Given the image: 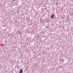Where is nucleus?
<instances>
[{"mask_svg":"<svg viewBox=\"0 0 73 73\" xmlns=\"http://www.w3.org/2000/svg\"><path fill=\"white\" fill-rule=\"evenodd\" d=\"M23 73V69H21L20 70L19 73Z\"/></svg>","mask_w":73,"mask_h":73,"instance_id":"obj_1","label":"nucleus"},{"mask_svg":"<svg viewBox=\"0 0 73 73\" xmlns=\"http://www.w3.org/2000/svg\"><path fill=\"white\" fill-rule=\"evenodd\" d=\"M53 17H54V15L52 14L51 16V19H53Z\"/></svg>","mask_w":73,"mask_h":73,"instance_id":"obj_2","label":"nucleus"},{"mask_svg":"<svg viewBox=\"0 0 73 73\" xmlns=\"http://www.w3.org/2000/svg\"><path fill=\"white\" fill-rule=\"evenodd\" d=\"M4 26H5V27L7 25V23H4Z\"/></svg>","mask_w":73,"mask_h":73,"instance_id":"obj_3","label":"nucleus"},{"mask_svg":"<svg viewBox=\"0 0 73 73\" xmlns=\"http://www.w3.org/2000/svg\"><path fill=\"white\" fill-rule=\"evenodd\" d=\"M39 35H38V37L39 38Z\"/></svg>","mask_w":73,"mask_h":73,"instance_id":"obj_4","label":"nucleus"},{"mask_svg":"<svg viewBox=\"0 0 73 73\" xmlns=\"http://www.w3.org/2000/svg\"><path fill=\"white\" fill-rule=\"evenodd\" d=\"M41 10H42V9H41Z\"/></svg>","mask_w":73,"mask_h":73,"instance_id":"obj_5","label":"nucleus"},{"mask_svg":"<svg viewBox=\"0 0 73 73\" xmlns=\"http://www.w3.org/2000/svg\"><path fill=\"white\" fill-rule=\"evenodd\" d=\"M62 62H64V61H62Z\"/></svg>","mask_w":73,"mask_h":73,"instance_id":"obj_6","label":"nucleus"}]
</instances>
